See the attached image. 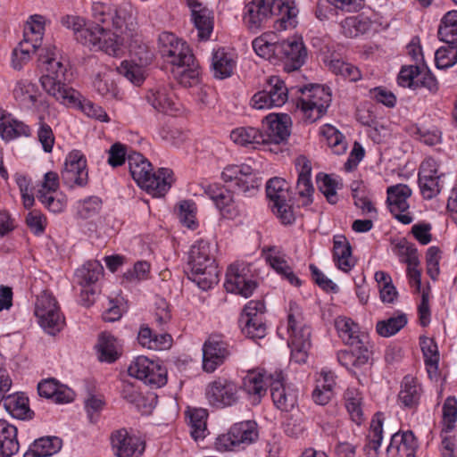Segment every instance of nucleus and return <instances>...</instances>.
Masks as SVG:
<instances>
[{"label":"nucleus","mask_w":457,"mask_h":457,"mask_svg":"<svg viewBox=\"0 0 457 457\" xmlns=\"http://www.w3.org/2000/svg\"><path fill=\"white\" fill-rule=\"evenodd\" d=\"M91 12L97 23H87L76 40L91 50H101L112 56L124 54L135 35L132 5L97 1L93 2Z\"/></svg>","instance_id":"1"},{"label":"nucleus","mask_w":457,"mask_h":457,"mask_svg":"<svg viewBox=\"0 0 457 457\" xmlns=\"http://www.w3.org/2000/svg\"><path fill=\"white\" fill-rule=\"evenodd\" d=\"M38 66L41 71L39 82L46 94L68 107L79 109L89 119L110 122L111 119L102 106L65 84L68 64L56 47H48L40 54Z\"/></svg>","instance_id":"2"},{"label":"nucleus","mask_w":457,"mask_h":457,"mask_svg":"<svg viewBox=\"0 0 457 457\" xmlns=\"http://www.w3.org/2000/svg\"><path fill=\"white\" fill-rule=\"evenodd\" d=\"M159 50L180 85L189 87L198 83L199 65L187 42L173 33L162 32L159 36Z\"/></svg>","instance_id":"3"},{"label":"nucleus","mask_w":457,"mask_h":457,"mask_svg":"<svg viewBox=\"0 0 457 457\" xmlns=\"http://www.w3.org/2000/svg\"><path fill=\"white\" fill-rule=\"evenodd\" d=\"M128 163L136 183L154 197L164 195L174 182L173 171L170 169L160 168L153 172L151 163L139 153L130 154Z\"/></svg>","instance_id":"4"},{"label":"nucleus","mask_w":457,"mask_h":457,"mask_svg":"<svg viewBox=\"0 0 457 457\" xmlns=\"http://www.w3.org/2000/svg\"><path fill=\"white\" fill-rule=\"evenodd\" d=\"M216 247L207 240L195 242L188 252L190 278L202 290H208L219 282V269L214 259Z\"/></svg>","instance_id":"5"},{"label":"nucleus","mask_w":457,"mask_h":457,"mask_svg":"<svg viewBox=\"0 0 457 457\" xmlns=\"http://www.w3.org/2000/svg\"><path fill=\"white\" fill-rule=\"evenodd\" d=\"M277 333L281 338L288 337L287 345L291 349V360L299 364L305 363L311 348V328L303 323L296 303H290L287 320L278 326Z\"/></svg>","instance_id":"6"},{"label":"nucleus","mask_w":457,"mask_h":457,"mask_svg":"<svg viewBox=\"0 0 457 457\" xmlns=\"http://www.w3.org/2000/svg\"><path fill=\"white\" fill-rule=\"evenodd\" d=\"M300 96L296 106L308 122L320 119L331 103V93L328 87L318 84H311L297 88Z\"/></svg>","instance_id":"7"},{"label":"nucleus","mask_w":457,"mask_h":457,"mask_svg":"<svg viewBox=\"0 0 457 457\" xmlns=\"http://www.w3.org/2000/svg\"><path fill=\"white\" fill-rule=\"evenodd\" d=\"M34 314L39 326L49 335L59 333L65 325V318L59 304L48 291H42L36 296Z\"/></svg>","instance_id":"8"},{"label":"nucleus","mask_w":457,"mask_h":457,"mask_svg":"<svg viewBox=\"0 0 457 457\" xmlns=\"http://www.w3.org/2000/svg\"><path fill=\"white\" fill-rule=\"evenodd\" d=\"M258 437V425L254 420L240 421L233 424L227 433L220 435L215 440L214 447L221 453L233 451L255 443Z\"/></svg>","instance_id":"9"},{"label":"nucleus","mask_w":457,"mask_h":457,"mask_svg":"<svg viewBox=\"0 0 457 457\" xmlns=\"http://www.w3.org/2000/svg\"><path fill=\"white\" fill-rule=\"evenodd\" d=\"M256 277L253 264L237 261L228 266L224 287L228 292L247 298L257 287Z\"/></svg>","instance_id":"10"},{"label":"nucleus","mask_w":457,"mask_h":457,"mask_svg":"<svg viewBox=\"0 0 457 457\" xmlns=\"http://www.w3.org/2000/svg\"><path fill=\"white\" fill-rule=\"evenodd\" d=\"M266 195L272 212L283 224H291L295 220L290 195L287 181L281 178H272L266 185Z\"/></svg>","instance_id":"11"},{"label":"nucleus","mask_w":457,"mask_h":457,"mask_svg":"<svg viewBox=\"0 0 457 457\" xmlns=\"http://www.w3.org/2000/svg\"><path fill=\"white\" fill-rule=\"evenodd\" d=\"M221 179L246 196L254 195L262 185L258 173L246 163L227 165Z\"/></svg>","instance_id":"12"},{"label":"nucleus","mask_w":457,"mask_h":457,"mask_svg":"<svg viewBox=\"0 0 457 457\" xmlns=\"http://www.w3.org/2000/svg\"><path fill=\"white\" fill-rule=\"evenodd\" d=\"M11 95L17 106L23 111L39 114L49 107L37 84L28 79H16L11 87Z\"/></svg>","instance_id":"13"},{"label":"nucleus","mask_w":457,"mask_h":457,"mask_svg":"<svg viewBox=\"0 0 457 457\" xmlns=\"http://www.w3.org/2000/svg\"><path fill=\"white\" fill-rule=\"evenodd\" d=\"M288 99V88L278 76L268 79L262 90L256 92L250 104L256 110H269L283 106Z\"/></svg>","instance_id":"14"},{"label":"nucleus","mask_w":457,"mask_h":457,"mask_svg":"<svg viewBox=\"0 0 457 457\" xmlns=\"http://www.w3.org/2000/svg\"><path fill=\"white\" fill-rule=\"evenodd\" d=\"M129 375L143 381L145 384L161 387L167 383V370L158 361L146 356L136 357L128 368Z\"/></svg>","instance_id":"15"},{"label":"nucleus","mask_w":457,"mask_h":457,"mask_svg":"<svg viewBox=\"0 0 457 457\" xmlns=\"http://www.w3.org/2000/svg\"><path fill=\"white\" fill-rule=\"evenodd\" d=\"M270 388L274 405L281 411H292L298 403V388L286 381L285 373L276 369L270 376Z\"/></svg>","instance_id":"16"},{"label":"nucleus","mask_w":457,"mask_h":457,"mask_svg":"<svg viewBox=\"0 0 457 457\" xmlns=\"http://www.w3.org/2000/svg\"><path fill=\"white\" fill-rule=\"evenodd\" d=\"M444 176L445 172L438 160L433 157H427L420 163L418 173V184L424 199L430 200L441 192Z\"/></svg>","instance_id":"17"},{"label":"nucleus","mask_w":457,"mask_h":457,"mask_svg":"<svg viewBox=\"0 0 457 457\" xmlns=\"http://www.w3.org/2000/svg\"><path fill=\"white\" fill-rule=\"evenodd\" d=\"M104 267L98 261H88L75 271V280L81 287L79 301L89 306L97 295L96 282L102 277Z\"/></svg>","instance_id":"18"},{"label":"nucleus","mask_w":457,"mask_h":457,"mask_svg":"<svg viewBox=\"0 0 457 457\" xmlns=\"http://www.w3.org/2000/svg\"><path fill=\"white\" fill-rule=\"evenodd\" d=\"M412 195L411 188L406 184H396L386 188V204L392 215L404 225L413 220L409 212V200Z\"/></svg>","instance_id":"19"},{"label":"nucleus","mask_w":457,"mask_h":457,"mask_svg":"<svg viewBox=\"0 0 457 457\" xmlns=\"http://www.w3.org/2000/svg\"><path fill=\"white\" fill-rule=\"evenodd\" d=\"M62 179L71 188L87 185L88 180L87 158L81 151L75 149L66 155Z\"/></svg>","instance_id":"20"},{"label":"nucleus","mask_w":457,"mask_h":457,"mask_svg":"<svg viewBox=\"0 0 457 457\" xmlns=\"http://www.w3.org/2000/svg\"><path fill=\"white\" fill-rule=\"evenodd\" d=\"M265 304L261 300L249 301L241 314L239 322L242 332L251 338H262L266 333L263 322Z\"/></svg>","instance_id":"21"},{"label":"nucleus","mask_w":457,"mask_h":457,"mask_svg":"<svg viewBox=\"0 0 457 457\" xmlns=\"http://www.w3.org/2000/svg\"><path fill=\"white\" fill-rule=\"evenodd\" d=\"M205 395L212 406H232L239 400V387L235 382L220 378L208 384Z\"/></svg>","instance_id":"22"},{"label":"nucleus","mask_w":457,"mask_h":457,"mask_svg":"<svg viewBox=\"0 0 457 457\" xmlns=\"http://www.w3.org/2000/svg\"><path fill=\"white\" fill-rule=\"evenodd\" d=\"M110 441L116 457H141L145 452V441L125 428L113 431Z\"/></svg>","instance_id":"23"},{"label":"nucleus","mask_w":457,"mask_h":457,"mask_svg":"<svg viewBox=\"0 0 457 457\" xmlns=\"http://www.w3.org/2000/svg\"><path fill=\"white\" fill-rule=\"evenodd\" d=\"M273 370L257 369L248 371L242 382V390L246 394L247 399L253 405L261 403L270 386V376Z\"/></svg>","instance_id":"24"},{"label":"nucleus","mask_w":457,"mask_h":457,"mask_svg":"<svg viewBox=\"0 0 457 457\" xmlns=\"http://www.w3.org/2000/svg\"><path fill=\"white\" fill-rule=\"evenodd\" d=\"M274 0H252L245 4L243 21L252 31H258L272 18Z\"/></svg>","instance_id":"25"},{"label":"nucleus","mask_w":457,"mask_h":457,"mask_svg":"<svg viewBox=\"0 0 457 457\" xmlns=\"http://www.w3.org/2000/svg\"><path fill=\"white\" fill-rule=\"evenodd\" d=\"M278 60L285 62L287 71L299 69L305 62L307 53L303 39L292 37L283 40L278 45Z\"/></svg>","instance_id":"26"},{"label":"nucleus","mask_w":457,"mask_h":457,"mask_svg":"<svg viewBox=\"0 0 457 457\" xmlns=\"http://www.w3.org/2000/svg\"><path fill=\"white\" fill-rule=\"evenodd\" d=\"M187 3L191 12V21L197 31L198 39L209 40L214 28L213 12L196 0H187Z\"/></svg>","instance_id":"27"},{"label":"nucleus","mask_w":457,"mask_h":457,"mask_svg":"<svg viewBox=\"0 0 457 457\" xmlns=\"http://www.w3.org/2000/svg\"><path fill=\"white\" fill-rule=\"evenodd\" d=\"M229 355L228 344L218 337H209L203 345V369L213 372Z\"/></svg>","instance_id":"28"},{"label":"nucleus","mask_w":457,"mask_h":457,"mask_svg":"<svg viewBox=\"0 0 457 457\" xmlns=\"http://www.w3.org/2000/svg\"><path fill=\"white\" fill-rule=\"evenodd\" d=\"M419 444L411 430L398 431L392 435L386 447L387 457H415Z\"/></svg>","instance_id":"29"},{"label":"nucleus","mask_w":457,"mask_h":457,"mask_svg":"<svg viewBox=\"0 0 457 457\" xmlns=\"http://www.w3.org/2000/svg\"><path fill=\"white\" fill-rule=\"evenodd\" d=\"M298 13L295 0H274L272 17H276L277 29L287 30L295 28L298 23Z\"/></svg>","instance_id":"30"},{"label":"nucleus","mask_w":457,"mask_h":457,"mask_svg":"<svg viewBox=\"0 0 457 457\" xmlns=\"http://www.w3.org/2000/svg\"><path fill=\"white\" fill-rule=\"evenodd\" d=\"M146 102L156 111L173 114L177 110L174 94L167 85H157L150 88L145 96Z\"/></svg>","instance_id":"31"},{"label":"nucleus","mask_w":457,"mask_h":457,"mask_svg":"<svg viewBox=\"0 0 457 457\" xmlns=\"http://www.w3.org/2000/svg\"><path fill=\"white\" fill-rule=\"evenodd\" d=\"M31 135L32 129L29 125L0 108V137L3 140L9 142L21 137H29Z\"/></svg>","instance_id":"32"},{"label":"nucleus","mask_w":457,"mask_h":457,"mask_svg":"<svg viewBox=\"0 0 457 457\" xmlns=\"http://www.w3.org/2000/svg\"><path fill=\"white\" fill-rule=\"evenodd\" d=\"M265 259L269 265L283 279L295 287L301 285V280L293 271L292 267L288 263L287 255L281 250L277 247L269 248L265 253Z\"/></svg>","instance_id":"33"},{"label":"nucleus","mask_w":457,"mask_h":457,"mask_svg":"<svg viewBox=\"0 0 457 457\" xmlns=\"http://www.w3.org/2000/svg\"><path fill=\"white\" fill-rule=\"evenodd\" d=\"M37 391L40 396L51 399L56 403H69L73 401L74 392L65 385L54 378L45 379L38 383Z\"/></svg>","instance_id":"34"},{"label":"nucleus","mask_w":457,"mask_h":457,"mask_svg":"<svg viewBox=\"0 0 457 457\" xmlns=\"http://www.w3.org/2000/svg\"><path fill=\"white\" fill-rule=\"evenodd\" d=\"M422 395V387L418 379L411 375L403 377L398 394L399 404L407 409L416 408Z\"/></svg>","instance_id":"35"},{"label":"nucleus","mask_w":457,"mask_h":457,"mask_svg":"<svg viewBox=\"0 0 457 457\" xmlns=\"http://www.w3.org/2000/svg\"><path fill=\"white\" fill-rule=\"evenodd\" d=\"M236 55L233 52L224 47H219L213 50L212 67L215 78L223 79L230 77L236 67Z\"/></svg>","instance_id":"36"},{"label":"nucleus","mask_w":457,"mask_h":457,"mask_svg":"<svg viewBox=\"0 0 457 457\" xmlns=\"http://www.w3.org/2000/svg\"><path fill=\"white\" fill-rule=\"evenodd\" d=\"M335 327L339 337L347 345L353 346L367 340L366 335L361 332L359 325L351 318L337 317L335 320Z\"/></svg>","instance_id":"37"},{"label":"nucleus","mask_w":457,"mask_h":457,"mask_svg":"<svg viewBox=\"0 0 457 457\" xmlns=\"http://www.w3.org/2000/svg\"><path fill=\"white\" fill-rule=\"evenodd\" d=\"M264 132L255 127H238L230 132V139L240 146L256 148L265 145Z\"/></svg>","instance_id":"38"},{"label":"nucleus","mask_w":457,"mask_h":457,"mask_svg":"<svg viewBox=\"0 0 457 457\" xmlns=\"http://www.w3.org/2000/svg\"><path fill=\"white\" fill-rule=\"evenodd\" d=\"M279 43L276 33L266 32L253 39L252 46L258 56L271 62L278 61Z\"/></svg>","instance_id":"39"},{"label":"nucleus","mask_w":457,"mask_h":457,"mask_svg":"<svg viewBox=\"0 0 457 457\" xmlns=\"http://www.w3.org/2000/svg\"><path fill=\"white\" fill-rule=\"evenodd\" d=\"M17 428L4 420H0V457H11L17 453L20 445Z\"/></svg>","instance_id":"40"},{"label":"nucleus","mask_w":457,"mask_h":457,"mask_svg":"<svg viewBox=\"0 0 457 457\" xmlns=\"http://www.w3.org/2000/svg\"><path fill=\"white\" fill-rule=\"evenodd\" d=\"M204 193L214 203L216 208L223 216H232L234 207L231 192L218 184H211L206 186Z\"/></svg>","instance_id":"41"},{"label":"nucleus","mask_w":457,"mask_h":457,"mask_svg":"<svg viewBox=\"0 0 457 457\" xmlns=\"http://www.w3.org/2000/svg\"><path fill=\"white\" fill-rule=\"evenodd\" d=\"M62 445V439L57 436H46L37 439L31 444L23 457H48L57 453Z\"/></svg>","instance_id":"42"},{"label":"nucleus","mask_w":457,"mask_h":457,"mask_svg":"<svg viewBox=\"0 0 457 457\" xmlns=\"http://www.w3.org/2000/svg\"><path fill=\"white\" fill-rule=\"evenodd\" d=\"M333 255L336 266L344 272L350 271L355 262L352 256V249L346 238L343 236L334 237Z\"/></svg>","instance_id":"43"},{"label":"nucleus","mask_w":457,"mask_h":457,"mask_svg":"<svg viewBox=\"0 0 457 457\" xmlns=\"http://www.w3.org/2000/svg\"><path fill=\"white\" fill-rule=\"evenodd\" d=\"M113 71L104 69L96 74L93 85L95 90L106 99H121V94L113 80Z\"/></svg>","instance_id":"44"},{"label":"nucleus","mask_w":457,"mask_h":457,"mask_svg":"<svg viewBox=\"0 0 457 457\" xmlns=\"http://www.w3.org/2000/svg\"><path fill=\"white\" fill-rule=\"evenodd\" d=\"M96 352L101 361L113 362L120 354V344L112 334L104 332L98 337Z\"/></svg>","instance_id":"45"},{"label":"nucleus","mask_w":457,"mask_h":457,"mask_svg":"<svg viewBox=\"0 0 457 457\" xmlns=\"http://www.w3.org/2000/svg\"><path fill=\"white\" fill-rule=\"evenodd\" d=\"M267 131L264 133L266 144L280 142L287 139L289 136V129L286 118L281 119L278 115L270 114L266 117Z\"/></svg>","instance_id":"46"},{"label":"nucleus","mask_w":457,"mask_h":457,"mask_svg":"<svg viewBox=\"0 0 457 457\" xmlns=\"http://www.w3.org/2000/svg\"><path fill=\"white\" fill-rule=\"evenodd\" d=\"M345 403L351 420L361 425L365 420L361 393L355 387H348L345 393Z\"/></svg>","instance_id":"47"},{"label":"nucleus","mask_w":457,"mask_h":457,"mask_svg":"<svg viewBox=\"0 0 457 457\" xmlns=\"http://www.w3.org/2000/svg\"><path fill=\"white\" fill-rule=\"evenodd\" d=\"M4 405L10 415L15 419L25 420L29 416V399L22 393L7 395Z\"/></svg>","instance_id":"48"},{"label":"nucleus","mask_w":457,"mask_h":457,"mask_svg":"<svg viewBox=\"0 0 457 457\" xmlns=\"http://www.w3.org/2000/svg\"><path fill=\"white\" fill-rule=\"evenodd\" d=\"M46 18L39 14L29 16L24 28L23 39L40 46L45 32Z\"/></svg>","instance_id":"49"},{"label":"nucleus","mask_w":457,"mask_h":457,"mask_svg":"<svg viewBox=\"0 0 457 457\" xmlns=\"http://www.w3.org/2000/svg\"><path fill=\"white\" fill-rule=\"evenodd\" d=\"M438 37L448 45L457 42V10L449 11L443 16L438 29Z\"/></svg>","instance_id":"50"},{"label":"nucleus","mask_w":457,"mask_h":457,"mask_svg":"<svg viewBox=\"0 0 457 457\" xmlns=\"http://www.w3.org/2000/svg\"><path fill=\"white\" fill-rule=\"evenodd\" d=\"M408 322L403 312H396L393 316L379 320L376 325V331L383 337H390L398 333Z\"/></svg>","instance_id":"51"},{"label":"nucleus","mask_w":457,"mask_h":457,"mask_svg":"<svg viewBox=\"0 0 457 457\" xmlns=\"http://www.w3.org/2000/svg\"><path fill=\"white\" fill-rule=\"evenodd\" d=\"M374 278L379 291L381 302L384 303H393L398 296V292L393 284L391 276L383 270H378L375 272Z\"/></svg>","instance_id":"52"},{"label":"nucleus","mask_w":457,"mask_h":457,"mask_svg":"<svg viewBox=\"0 0 457 457\" xmlns=\"http://www.w3.org/2000/svg\"><path fill=\"white\" fill-rule=\"evenodd\" d=\"M39 46L22 39L12 53V67L21 71L30 60Z\"/></svg>","instance_id":"53"},{"label":"nucleus","mask_w":457,"mask_h":457,"mask_svg":"<svg viewBox=\"0 0 457 457\" xmlns=\"http://www.w3.org/2000/svg\"><path fill=\"white\" fill-rule=\"evenodd\" d=\"M317 185L320 191L329 204H335L338 202L337 191L340 188L341 184L337 177L328 174H319L317 176Z\"/></svg>","instance_id":"54"},{"label":"nucleus","mask_w":457,"mask_h":457,"mask_svg":"<svg viewBox=\"0 0 457 457\" xmlns=\"http://www.w3.org/2000/svg\"><path fill=\"white\" fill-rule=\"evenodd\" d=\"M328 69L337 76L344 79L355 82L361 79V73L358 67L340 59H332L328 62Z\"/></svg>","instance_id":"55"},{"label":"nucleus","mask_w":457,"mask_h":457,"mask_svg":"<svg viewBox=\"0 0 457 457\" xmlns=\"http://www.w3.org/2000/svg\"><path fill=\"white\" fill-rule=\"evenodd\" d=\"M189 426L192 437L197 441L204 439L206 432L207 411L204 409L188 410Z\"/></svg>","instance_id":"56"},{"label":"nucleus","mask_w":457,"mask_h":457,"mask_svg":"<svg viewBox=\"0 0 457 457\" xmlns=\"http://www.w3.org/2000/svg\"><path fill=\"white\" fill-rule=\"evenodd\" d=\"M37 126V139L42 150L46 154L52 153L55 143V137L51 126L46 122L42 112L38 114Z\"/></svg>","instance_id":"57"},{"label":"nucleus","mask_w":457,"mask_h":457,"mask_svg":"<svg viewBox=\"0 0 457 457\" xmlns=\"http://www.w3.org/2000/svg\"><path fill=\"white\" fill-rule=\"evenodd\" d=\"M320 132L334 154H341L345 151L346 145L344 137L334 126L325 124L320 128Z\"/></svg>","instance_id":"58"},{"label":"nucleus","mask_w":457,"mask_h":457,"mask_svg":"<svg viewBox=\"0 0 457 457\" xmlns=\"http://www.w3.org/2000/svg\"><path fill=\"white\" fill-rule=\"evenodd\" d=\"M420 347L424 355L427 370L435 373L438 368L439 354L436 344L428 337H420Z\"/></svg>","instance_id":"59"},{"label":"nucleus","mask_w":457,"mask_h":457,"mask_svg":"<svg viewBox=\"0 0 457 457\" xmlns=\"http://www.w3.org/2000/svg\"><path fill=\"white\" fill-rule=\"evenodd\" d=\"M117 71L135 86L141 85L145 79V67L133 62L123 61L117 67Z\"/></svg>","instance_id":"60"},{"label":"nucleus","mask_w":457,"mask_h":457,"mask_svg":"<svg viewBox=\"0 0 457 457\" xmlns=\"http://www.w3.org/2000/svg\"><path fill=\"white\" fill-rule=\"evenodd\" d=\"M101 208L102 201L97 196H89L84 200L78 201L75 205L77 215L83 220L96 217Z\"/></svg>","instance_id":"61"},{"label":"nucleus","mask_w":457,"mask_h":457,"mask_svg":"<svg viewBox=\"0 0 457 457\" xmlns=\"http://www.w3.org/2000/svg\"><path fill=\"white\" fill-rule=\"evenodd\" d=\"M384 415L380 412L374 415L371 420L368 434L369 446L375 452L380 447L383 440Z\"/></svg>","instance_id":"62"},{"label":"nucleus","mask_w":457,"mask_h":457,"mask_svg":"<svg viewBox=\"0 0 457 457\" xmlns=\"http://www.w3.org/2000/svg\"><path fill=\"white\" fill-rule=\"evenodd\" d=\"M39 202L51 212L59 213L67 206V197L62 192L53 195H37Z\"/></svg>","instance_id":"63"},{"label":"nucleus","mask_w":457,"mask_h":457,"mask_svg":"<svg viewBox=\"0 0 457 457\" xmlns=\"http://www.w3.org/2000/svg\"><path fill=\"white\" fill-rule=\"evenodd\" d=\"M457 62V50L451 45L438 48L435 53L436 68L444 70L453 66Z\"/></svg>","instance_id":"64"}]
</instances>
